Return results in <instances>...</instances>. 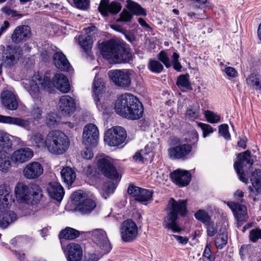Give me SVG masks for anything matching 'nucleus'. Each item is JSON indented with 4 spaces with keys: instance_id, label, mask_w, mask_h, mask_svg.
Here are the masks:
<instances>
[{
    "instance_id": "1",
    "label": "nucleus",
    "mask_w": 261,
    "mask_h": 261,
    "mask_svg": "<svg viewBox=\"0 0 261 261\" xmlns=\"http://www.w3.org/2000/svg\"><path fill=\"white\" fill-rule=\"evenodd\" d=\"M55 88L63 93H67L70 90V86L67 77L62 73H56L51 81L47 76H41L35 74L27 88L33 99L36 101L40 100L41 94L40 89H43L49 93H52Z\"/></svg>"
},
{
    "instance_id": "2",
    "label": "nucleus",
    "mask_w": 261,
    "mask_h": 261,
    "mask_svg": "<svg viewBox=\"0 0 261 261\" xmlns=\"http://www.w3.org/2000/svg\"><path fill=\"white\" fill-rule=\"evenodd\" d=\"M99 48L102 57L110 63H127L132 60L130 48L114 39L102 42Z\"/></svg>"
},
{
    "instance_id": "3",
    "label": "nucleus",
    "mask_w": 261,
    "mask_h": 261,
    "mask_svg": "<svg viewBox=\"0 0 261 261\" xmlns=\"http://www.w3.org/2000/svg\"><path fill=\"white\" fill-rule=\"evenodd\" d=\"M187 200H176L171 198L166 208V216L164 218L163 225L173 232H179L181 229L177 220L179 217H185L187 213Z\"/></svg>"
},
{
    "instance_id": "4",
    "label": "nucleus",
    "mask_w": 261,
    "mask_h": 261,
    "mask_svg": "<svg viewBox=\"0 0 261 261\" xmlns=\"http://www.w3.org/2000/svg\"><path fill=\"white\" fill-rule=\"evenodd\" d=\"M15 194L20 202L31 205L39 203L43 197L42 189L35 184L27 185L23 182L17 183Z\"/></svg>"
},
{
    "instance_id": "5",
    "label": "nucleus",
    "mask_w": 261,
    "mask_h": 261,
    "mask_svg": "<svg viewBox=\"0 0 261 261\" xmlns=\"http://www.w3.org/2000/svg\"><path fill=\"white\" fill-rule=\"evenodd\" d=\"M48 141L46 150L54 155L64 154L70 146L68 137L63 132L51 130L47 134Z\"/></svg>"
},
{
    "instance_id": "6",
    "label": "nucleus",
    "mask_w": 261,
    "mask_h": 261,
    "mask_svg": "<svg viewBox=\"0 0 261 261\" xmlns=\"http://www.w3.org/2000/svg\"><path fill=\"white\" fill-rule=\"evenodd\" d=\"M253 164V160L251 159V152L249 150H246L238 154L233 167L239 179L243 182L245 184L248 182V179L246 177V172H248Z\"/></svg>"
},
{
    "instance_id": "7",
    "label": "nucleus",
    "mask_w": 261,
    "mask_h": 261,
    "mask_svg": "<svg viewBox=\"0 0 261 261\" xmlns=\"http://www.w3.org/2000/svg\"><path fill=\"white\" fill-rule=\"evenodd\" d=\"M132 72V70L129 69H115L109 71L108 75L115 86L126 89L131 85Z\"/></svg>"
},
{
    "instance_id": "8",
    "label": "nucleus",
    "mask_w": 261,
    "mask_h": 261,
    "mask_svg": "<svg viewBox=\"0 0 261 261\" xmlns=\"http://www.w3.org/2000/svg\"><path fill=\"white\" fill-rule=\"evenodd\" d=\"M126 138V133L124 128L115 126L108 129L105 134V142L109 146H118L123 143Z\"/></svg>"
},
{
    "instance_id": "9",
    "label": "nucleus",
    "mask_w": 261,
    "mask_h": 261,
    "mask_svg": "<svg viewBox=\"0 0 261 261\" xmlns=\"http://www.w3.org/2000/svg\"><path fill=\"white\" fill-rule=\"evenodd\" d=\"M137 97L130 93H125L119 96L115 105L117 114L125 118L127 111H129Z\"/></svg>"
},
{
    "instance_id": "10",
    "label": "nucleus",
    "mask_w": 261,
    "mask_h": 261,
    "mask_svg": "<svg viewBox=\"0 0 261 261\" xmlns=\"http://www.w3.org/2000/svg\"><path fill=\"white\" fill-rule=\"evenodd\" d=\"M120 231L121 238L125 242H133L138 233V226L132 219L124 221L121 224Z\"/></svg>"
},
{
    "instance_id": "11",
    "label": "nucleus",
    "mask_w": 261,
    "mask_h": 261,
    "mask_svg": "<svg viewBox=\"0 0 261 261\" xmlns=\"http://www.w3.org/2000/svg\"><path fill=\"white\" fill-rule=\"evenodd\" d=\"M98 170L108 178L113 180H120L119 174L111 160L108 158H101L97 161Z\"/></svg>"
},
{
    "instance_id": "12",
    "label": "nucleus",
    "mask_w": 261,
    "mask_h": 261,
    "mask_svg": "<svg viewBox=\"0 0 261 261\" xmlns=\"http://www.w3.org/2000/svg\"><path fill=\"white\" fill-rule=\"evenodd\" d=\"M251 185L248 188L249 197L253 201H258L261 195V169H256L251 174Z\"/></svg>"
},
{
    "instance_id": "13",
    "label": "nucleus",
    "mask_w": 261,
    "mask_h": 261,
    "mask_svg": "<svg viewBox=\"0 0 261 261\" xmlns=\"http://www.w3.org/2000/svg\"><path fill=\"white\" fill-rule=\"evenodd\" d=\"M87 234L88 237H91L92 241L97 245L105 251V253L110 251L112 247L105 230L101 229H96L87 232Z\"/></svg>"
},
{
    "instance_id": "14",
    "label": "nucleus",
    "mask_w": 261,
    "mask_h": 261,
    "mask_svg": "<svg viewBox=\"0 0 261 261\" xmlns=\"http://www.w3.org/2000/svg\"><path fill=\"white\" fill-rule=\"evenodd\" d=\"M192 146L188 143L179 144L168 149L169 157L172 160H185L191 152Z\"/></svg>"
},
{
    "instance_id": "15",
    "label": "nucleus",
    "mask_w": 261,
    "mask_h": 261,
    "mask_svg": "<svg viewBox=\"0 0 261 261\" xmlns=\"http://www.w3.org/2000/svg\"><path fill=\"white\" fill-rule=\"evenodd\" d=\"M99 131L97 127L94 124H87L84 128L83 142L87 146H95L97 143Z\"/></svg>"
},
{
    "instance_id": "16",
    "label": "nucleus",
    "mask_w": 261,
    "mask_h": 261,
    "mask_svg": "<svg viewBox=\"0 0 261 261\" xmlns=\"http://www.w3.org/2000/svg\"><path fill=\"white\" fill-rule=\"evenodd\" d=\"M0 50H3V63L5 66L9 67L17 63L20 54L16 47L8 45L5 49V46L1 45H0Z\"/></svg>"
},
{
    "instance_id": "17",
    "label": "nucleus",
    "mask_w": 261,
    "mask_h": 261,
    "mask_svg": "<svg viewBox=\"0 0 261 261\" xmlns=\"http://www.w3.org/2000/svg\"><path fill=\"white\" fill-rule=\"evenodd\" d=\"M226 204L231 210L234 218L238 222V227L247 220L248 216L247 209L245 205L233 202H227Z\"/></svg>"
},
{
    "instance_id": "18",
    "label": "nucleus",
    "mask_w": 261,
    "mask_h": 261,
    "mask_svg": "<svg viewBox=\"0 0 261 261\" xmlns=\"http://www.w3.org/2000/svg\"><path fill=\"white\" fill-rule=\"evenodd\" d=\"M17 95L9 90H4L1 94L2 105L9 110H16L18 107Z\"/></svg>"
},
{
    "instance_id": "19",
    "label": "nucleus",
    "mask_w": 261,
    "mask_h": 261,
    "mask_svg": "<svg viewBox=\"0 0 261 261\" xmlns=\"http://www.w3.org/2000/svg\"><path fill=\"white\" fill-rule=\"evenodd\" d=\"M171 180L179 187L188 186L191 180V173L186 170L178 169L170 174Z\"/></svg>"
},
{
    "instance_id": "20",
    "label": "nucleus",
    "mask_w": 261,
    "mask_h": 261,
    "mask_svg": "<svg viewBox=\"0 0 261 261\" xmlns=\"http://www.w3.org/2000/svg\"><path fill=\"white\" fill-rule=\"evenodd\" d=\"M58 106L59 111L63 116H70L75 110L74 100L69 95L61 96Z\"/></svg>"
},
{
    "instance_id": "21",
    "label": "nucleus",
    "mask_w": 261,
    "mask_h": 261,
    "mask_svg": "<svg viewBox=\"0 0 261 261\" xmlns=\"http://www.w3.org/2000/svg\"><path fill=\"white\" fill-rule=\"evenodd\" d=\"M121 9L122 6L120 3L114 1L109 3V0H101L98 7L99 12L104 16H108L110 14L116 15Z\"/></svg>"
},
{
    "instance_id": "22",
    "label": "nucleus",
    "mask_w": 261,
    "mask_h": 261,
    "mask_svg": "<svg viewBox=\"0 0 261 261\" xmlns=\"http://www.w3.org/2000/svg\"><path fill=\"white\" fill-rule=\"evenodd\" d=\"M64 249V253L67 261H81L83 256L81 246L76 243H71L68 244Z\"/></svg>"
},
{
    "instance_id": "23",
    "label": "nucleus",
    "mask_w": 261,
    "mask_h": 261,
    "mask_svg": "<svg viewBox=\"0 0 261 261\" xmlns=\"http://www.w3.org/2000/svg\"><path fill=\"white\" fill-rule=\"evenodd\" d=\"M31 30L28 25L17 26L14 30L11 39L13 42L18 43L28 40L31 36Z\"/></svg>"
},
{
    "instance_id": "24",
    "label": "nucleus",
    "mask_w": 261,
    "mask_h": 261,
    "mask_svg": "<svg viewBox=\"0 0 261 261\" xmlns=\"http://www.w3.org/2000/svg\"><path fill=\"white\" fill-rule=\"evenodd\" d=\"M43 171V167L37 162H33L28 164L24 168V176L29 179H34L39 177Z\"/></svg>"
},
{
    "instance_id": "25",
    "label": "nucleus",
    "mask_w": 261,
    "mask_h": 261,
    "mask_svg": "<svg viewBox=\"0 0 261 261\" xmlns=\"http://www.w3.org/2000/svg\"><path fill=\"white\" fill-rule=\"evenodd\" d=\"M34 155L33 151L29 148H20L14 151L11 160L15 163H23L30 160Z\"/></svg>"
},
{
    "instance_id": "26",
    "label": "nucleus",
    "mask_w": 261,
    "mask_h": 261,
    "mask_svg": "<svg viewBox=\"0 0 261 261\" xmlns=\"http://www.w3.org/2000/svg\"><path fill=\"white\" fill-rule=\"evenodd\" d=\"M11 193V189L9 186L6 184L0 185V211L8 207L10 203L14 202Z\"/></svg>"
},
{
    "instance_id": "27",
    "label": "nucleus",
    "mask_w": 261,
    "mask_h": 261,
    "mask_svg": "<svg viewBox=\"0 0 261 261\" xmlns=\"http://www.w3.org/2000/svg\"><path fill=\"white\" fill-rule=\"evenodd\" d=\"M0 123L15 125L25 129H28L31 124L30 121L27 119L2 115H0Z\"/></svg>"
},
{
    "instance_id": "28",
    "label": "nucleus",
    "mask_w": 261,
    "mask_h": 261,
    "mask_svg": "<svg viewBox=\"0 0 261 261\" xmlns=\"http://www.w3.org/2000/svg\"><path fill=\"white\" fill-rule=\"evenodd\" d=\"M47 192L49 196L58 201H61L64 195L63 187L58 182H53L48 184Z\"/></svg>"
},
{
    "instance_id": "29",
    "label": "nucleus",
    "mask_w": 261,
    "mask_h": 261,
    "mask_svg": "<svg viewBox=\"0 0 261 261\" xmlns=\"http://www.w3.org/2000/svg\"><path fill=\"white\" fill-rule=\"evenodd\" d=\"M130 111H127L125 118L129 120H138L142 117L144 113V108L141 102L137 98Z\"/></svg>"
},
{
    "instance_id": "30",
    "label": "nucleus",
    "mask_w": 261,
    "mask_h": 261,
    "mask_svg": "<svg viewBox=\"0 0 261 261\" xmlns=\"http://www.w3.org/2000/svg\"><path fill=\"white\" fill-rule=\"evenodd\" d=\"M55 66L62 71H69L71 66L66 56L61 51L56 52L53 56Z\"/></svg>"
},
{
    "instance_id": "31",
    "label": "nucleus",
    "mask_w": 261,
    "mask_h": 261,
    "mask_svg": "<svg viewBox=\"0 0 261 261\" xmlns=\"http://www.w3.org/2000/svg\"><path fill=\"white\" fill-rule=\"evenodd\" d=\"M74 39L78 42L84 51L87 54H89L92 46V37L87 34L80 35L78 37L76 36Z\"/></svg>"
},
{
    "instance_id": "32",
    "label": "nucleus",
    "mask_w": 261,
    "mask_h": 261,
    "mask_svg": "<svg viewBox=\"0 0 261 261\" xmlns=\"http://www.w3.org/2000/svg\"><path fill=\"white\" fill-rule=\"evenodd\" d=\"M30 141L39 148L44 149L47 148L48 144L47 135L45 137L43 134L35 133L30 136Z\"/></svg>"
},
{
    "instance_id": "33",
    "label": "nucleus",
    "mask_w": 261,
    "mask_h": 261,
    "mask_svg": "<svg viewBox=\"0 0 261 261\" xmlns=\"http://www.w3.org/2000/svg\"><path fill=\"white\" fill-rule=\"evenodd\" d=\"M17 219V214L13 211H8L0 215V227L7 228L10 224Z\"/></svg>"
},
{
    "instance_id": "34",
    "label": "nucleus",
    "mask_w": 261,
    "mask_h": 261,
    "mask_svg": "<svg viewBox=\"0 0 261 261\" xmlns=\"http://www.w3.org/2000/svg\"><path fill=\"white\" fill-rule=\"evenodd\" d=\"M80 234V232L73 228L67 227L64 229L60 231L59 234V238L61 240V245H62L63 239L73 240L77 238ZM62 249L63 246L62 245Z\"/></svg>"
},
{
    "instance_id": "35",
    "label": "nucleus",
    "mask_w": 261,
    "mask_h": 261,
    "mask_svg": "<svg viewBox=\"0 0 261 261\" xmlns=\"http://www.w3.org/2000/svg\"><path fill=\"white\" fill-rule=\"evenodd\" d=\"M105 89V86L102 80L101 79H96L95 77L93 83V91L94 93V99L97 106H98L97 103L100 100L99 96L104 91Z\"/></svg>"
},
{
    "instance_id": "36",
    "label": "nucleus",
    "mask_w": 261,
    "mask_h": 261,
    "mask_svg": "<svg viewBox=\"0 0 261 261\" xmlns=\"http://www.w3.org/2000/svg\"><path fill=\"white\" fill-rule=\"evenodd\" d=\"M61 175L63 181L68 186H70L75 180L76 174L70 167L64 168L61 171Z\"/></svg>"
},
{
    "instance_id": "37",
    "label": "nucleus",
    "mask_w": 261,
    "mask_h": 261,
    "mask_svg": "<svg viewBox=\"0 0 261 261\" xmlns=\"http://www.w3.org/2000/svg\"><path fill=\"white\" fill-rule=\"evenodd\" d=\"M95 202L91 199L86 198L78 205L79 211L83 214L90 213L96 207Z\"/></svg>"
},
{
    "instance_id": "38",
    "label": "nucleus",
    "mask_w": 261,
    "mask_h": 261,
    "mask_svg": "<svg viewBox=\"0 0 261 261\" xmlns=\"http://www.w3.org/2000/svg\"><path fill=\"white\" fill-rule=\"evenodd\" d=\"M200 111V107L197 105L189 106L185 114V117L187 119L194 121L199 117Z\"/></svg>"
},
{
    "instance_id": "39",
    "label": "nucleus",
    "mask_w": 261,
    "mask_h": 261,
    "mask_svg": "<svg viewBox=\"0 0 261 261\" xmlns=\"http://www.w3.org/2000/svg\"><path fill=\"white\" fill-rule=\"evenodd\" d=\"M10 158L6 150H0V170L7 172L11 167Z\"/></svg>"
},
{
    "instance_id": "40",
    "label": "nucleus",
    "mask_w": 261,
    "mask_h": 261,
    "mask_svg": "<svg viewBox=\"0 0 261 261\" xmlns=\"http://www.w3.org/2000/svg\"><path fill=\"white\" fill-rule=\"evenodd\" d=\"M127 8L134 14L136 15H146V10L141 6L131 0L127 1Z\"/></svg>"
},
{
    "instance_id": "41",
    "label": "nucleus",
    "mask_w": 261,
    "mask_h": 261,
    "mask_svg": "<svg viewBox=\"0 0 261 261\" xmlns=\"http://www.w3.org/2000/svg\"><path fill=\"white\" fill-rule=\"evenodd\" d=\"M10 137V135L8 133L0 131V150H6V149L11 147L12 142Z\"/></svg>"
},
{
    "instance_id": "42",
    "label": "nucleus",
    "mask_w": 261,
    "mask_h": 261,
    "mask_svg": "<svg viewBox=\"0 0 261 261\" xmlns=\"http://www.w3.org/2000/svg\"><path fill=\"white\" fill-rule=\"evenodd\" d=\"M189 74L179 75L176 81V85L178 88H184L188 90H192V88L189 80Z\"/></svg>"
},
{
    "instance_id": "43",
    "label": "nucleus",
    "mask_w": 261,
    "mask_h": 261,
    "mask_svg": "<svg viewBox=\"0 0 261 261\" xmlns=\"http://www.w3.org/2000/svg\"><path fill=\"white\" fill-rule=\"evenodd\" d=\"M147 67L153 73H160L164 70L163 65L159 61L150 59L149 60Z\"/></svg>"
},
{
    "instance_id": "44",
    "label": "nucleus",
    "mask_w": 261,
    "mask_h": 261,
    "mask_svg": "<svg viewBox=\"0 0 261 261\" xmlns=\"http://www.w3.org/2000/svg\"><path fill=\"white\" fill-rule=\"evenodd\" d=\"M151 152V150L146 146L144 149L137 151L133 156V160L138 162L144 163L147 160V155Z\"/></svg>"
},
{
    "instance_id": "45",
    "label": "nucleus",
    "mask_w": 261,
    "mask_h": 261,
    "mask_svg": "<svg viewBox=\"0 0 261 261\" xmlns=\"http://www.w3.org/2000/svg\"><path fill=\"white\" fill-rule=\"evenodd\" d=\"M247 84L253 87L255 90L261 91V84L260 83L259 76L257 74H252L247 79Z\"/></svg>"
},
{
    "instance_id": "46",
    "label": "nucleus",
    "mask_w": 261,
    "mask_h": 261,
    "mask_svg": "<svg viewBox=\"0 0 261 261\" xmlns=\"http://www.w3.org/2000/svg\"><path fill=\"white\" fill-rule=\"evenodd\" d=\"M227 234L226 231L219 234L215 240V245L217 248L222 249L227 243Z\"/></svg>"
},
{
    "instance_id": "47",
    "label": "nucleus",
    "mask_w": 261,
    "mask_h": 261,
    "mask_svg": "<svg viewBox=\"0 0 261 261\" xmlns=\"http://www.w3.org/2000/svg\"><path fill=\"white\" fill-rule=\"evenodd\" d=\"M152 194L151 191L142 188L136 200L140 202L148 201L152 199Z\"/></svg>"
},
{
    "instance_id": "48",
    "label": "nucleus",
    "mask_w": 261,
    "mask_h": 261,
    "mask_svg": "<svg viewBox=\"0 0 261 261\" xmlns=\"http://www.w3.org/2000/svg\"><path fill=\"white\" fill-rule=\"evenodd\" d=\"M195 217L204 225L211 221V218L208 213L204 210H200L194 215Z\"/></svg>"
},
{
    "instance_id": "49",
    "label": "nucleus",
    "mask_w": 261,
    "mask_h": 261,
    "mask_svg": "<svg viewBox=\"0 0 261 261\" xmlns=\"http://www.w3.org/2000/svg\"><path fill=\"white\" fill-rule=\"evenodd\" d=\"M204 116L207 121L211 123H218L220 121L221 118L220 115L209 110L205 111Z\"/></svg>"
},
{
    "instance_id": "50",
    "label": "nucleus",
    "mask_w": 261,
    "mask_h": 261,
    "mask_svg": "<svg viewBox=\"0 0 261 261\" xmlns=\"http://www.w3.org/2000/svg\"><path fill=\"white\" fill-rule=\"evenodd\" d=\"M158 59L161 62L166 68H168L171 66V63L167 54L164 50H162L157 56Z\"/></svg>"
},
{
    "instance_id": "51",
    "label": "nucleus",
    "mask_w": 261,
    "mask_h": 261,
    "mask_svg": "<svg viewBox=\"0 0 261 261\" xmlns=\"http://www.w3.org/2000/svg\"><path fill=\"white\" fill-rule=\"evenodd\" d=\"M84 195L82 190H78L73 193L72 195V200L74 204L78 206L81 202H82L86 199Z\"/></svg>"
},
{
    "instance_id": "52",
    "label": "nucleus",
    "mask_w": 261,
    "mask_h": 261,
    "mask_svg": "<svg viewBox=\"0 0 261 261\" xmlns=\"http://www.w3.org/2000/svg\"><path fill=\"white\" fill-rule=\"evenodd\" d=\"M215 256L212 253L211 245L207 243L203 253V261H214Z\"/></svg>"
},
{
    "instance_id": "53",
    "label": "nucleus",
    "mask_w": 261,
    "mask_h": 261,
    "mask_svg": "<svg viewBox=\"0 0 261 261\" xmlns=\"http://www.w3.org/2000/svg\"><path fill=\"white\" fill-rule=\"evenodd\" d=\"M45 123L49 127H55L57 124L56 114L53 112L49 113L45 119Z\"/></svg>"
},
{
    "instance_id": "54",
    "label": "nucleus",
    "mask_w": 261,
    "mask_h": 261,
    "mask_svg": "<svg viewBox=\"0 0 261 261\" xmlns=\"http://www.w3.org/2000/svg\"><path fill=\"white\" fill-rule=\"evenodd\" d=\"M249 239L253 243L256 242L259 239H261V229L256 228L250 230Z\"/></svg>"
},
{
    "instance_id": "55",
    "label": "nucleus",
    "mask_w": 261,
    "mask_h": 261,
    "mask_svg": "<svg viewBox=\"0 0 261 261\" xmlns=\"http://www.w3.org/2000/svg\"><path fill=\"white\" fill-rule=\"evenodd\" d=\"M228 129L229 127L227 124H222L219 127V133L220 135L227 140H230L231 138Z\"/></svg>"
},
{
    "instance_id": "56",
    "label": "nucleus",
    "mask_w": 261,
    "mask_h": 261,
    "mask_svg": "<svg viewBox=\"0 0 261 261\" xmlns=\"http://www.w3.org/2000/svg\"><path fill=\"white\" fill-rule=\"evenodd\" d=\"M42 109L38 106H34L30 111V116L35 120H39L42 118Z\"/></svg>"
},
{
    "instance_id": "57",
    "label": "nucleus",
    "mask_w": 261,
    "mask_h": 261,
    "mask_svg": "<svg viewBox=\"0 0 261 261\" xmlns=\"http://www.w3.org/2000/svg\"><path fill=\"white\" fill-rule=\"evenodd\" d=\"M206 228V232L209 237H213L217 232L218 227L216 225L211 221L205 225Z\"/></svg>"
},
{
    "instance_id": "58",
    "label": "nucleus",
    "mask_w": 261,
    "mask_h": 261,
    "mask_svg": "<svg viewBox=\"0 0 261 261\" xmlns=\"http://www.w3.org/2000/svg\"><path fill=\"white\" fill-rule=\"evenodd\" d=\"M198 126L201 128L204 138L214 132L213 128L209 124L199 122L198 123Z\"/></svg>"
},
{
    "instance_id": "59",
    "label": "nucleus",
    "mask_w": 261,
    "mask_h": 261,
    "mask_svg": "<svg viewBox=\"0 0 261 261\" xmlns=\"http://www.w3.org/2000/svg\"><path fill=\"white\" fill-rule=\"evenodd\" d=\"M141 189V188L135 186L133 185H130L128 188L127 193L129 195L133 197L136 200Z\"/></svg>"
},
{
    "instance_id": "60",
    "label": "nucleus",
    "mask_w": 261,
    "mask_h": 261,
    "mask_svg": "<svg viewBox=\"0 0 261 261\" xmlns=\"http://www.w3.org/2000/svg\"><path fill=\"white\" fill-rule=\"evenodd\" d=\"M133 14L126 10H123L120 13V17L117 19V21L129 22L132 20Z\"/></svg>"
},
{
    "instance_id": "61",
    "label": "nucleus",
    "mask_w": 261,
    "mask_h": 261,
    "mask_svg": "<svg viewBox=\"0 0 261 261\" xmlns=\"http://www.w3.org/2000/svg\"><path fill=\"white\" fill-rule=\"evenodd\" d=\"M75 6L80 9L85 10L89 6V0H73Z\"/></svg>"
},
{
    "instance_id": "62",
    "label": "nucleus",
    "mask_w": 261,
    "mask_h": 261,
    "mask_svg": "<svg viewBox=\"0 0 261 261\" xmlns=\"http://www.w3.org/2000/svg\"><path fill=\"white\" fill-rule=\"evenodd\" d=\"M104 188L107 193L112 194L116 189V186L113 182L109 181L104 184Z\"/></svg>"
},
{
    "instance_id": "63",
    "label": "nucleus",
    "mask_w": 261,
    "mask_h": 261,
    "mask_svg": "<svg viewBox=\"0 0 261 261\" xmlns=\"http://www.w3.org/2000/svg\"><path fill=\"white\" fill-rule=\"evenodd\" d=\"M90 146H86L85 149L82 153V155L83 158L86 160H90L93 156V152L92 150L90 148Z\"/></svg>"
},
{
    "instance_id": "64",
    "label": "nucleus",
    "mask_w": 261,
    "mask_h": 261,
    "mask_svg": "<svg viewBox=\"0 0 261 261\" xmlns=\"http://www.w3.org/2000/svg\"><path fill=\"white\" fill-rule=\"evenodd\" d=\"M191 138L189 139L191 145H194L198 141V134L196 130H193L190 133Z\"/></svg>"
}]
</instances>
